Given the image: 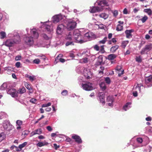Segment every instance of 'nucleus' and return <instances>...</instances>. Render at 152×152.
Listing matches in <instances>:
<instances>
[{"label": "nucleus", "instance_id": "nucleus-2", "mask_svg": "<svg viewBox=\"0 0 152 152\" xmlns=\"http://www.w3.org/2000/svg\"><path fill=\"white\" fill-rule=\"evenodd\" d=\"M64 23L66 26V28L69 31L72 30L75 28L77 25L76 21L72 19H66L64 21Z\"/></svg>", "mask_w": 152, "mask_h": 152}, {"label": "nucleus", "instance_id": "nucleus-29", "mask_svg": "<svg viewBox=\"0 0 152 152\" xmlns=\"http://www.w3.org/2000/svg\"><path fill=\"white\" fill-rule=\"evenodd\" d=\"M116 57V55L114 54H111L109 55L107 57V59L110 60L114 59Z\"/></svg>", "mask_w": 152, "mask_h": 152}, {"label": "nucleus", "instance_id": "nucleus-24", "mask_svg": "<svg viewBox=\"0 0 152 152\" xmlns=\"http://www.w3.org/2000/svg\"><path fill=\"white\" fill-rule=\"evenodd\" d=\"M27 144V142H25L21 144H20L18 147L16 146H14L16 148H17V151H21L22 148L25 147Z\"/></svg>", "mask_w": 152, "mask_h": 152}, {"label": "nucleus", "instance_id": "nucleus-58", "mask_svg": "<svg viewBox=\"0 0 152 152\" xmlns=\"http://www.w3.org/2000/svg\"><path fill=\"white\" fill-rule=\"evenodd\" d=\"M141 85L140 86H139V85L138 84H137V85L135 87V89L137 90V89H138V90L140 92L141 90V88H140V86H142V85L141 84Z\"/></svg>", "mask_w": 152, "mask_h": 152}, {"label": "nucleus", "instance_id": "nucleus-57", "mask_svg": "<svg viewBox=\"0 0 152 152\" xmlns=\"http://www.w3.org/2000/svg\"><path fill=\"white\" fill-rule=\"evenodd\" d=\"M137 142L139 144H141L142 142V138H138L137 139Z\"/></svg>", "mask_w": 152, "mask_h": 152}, {"label": "nucleus", "instance_id": "nucleus-62", "mask_svg": "<svg viewBox=\"0 0 152 152\" xmlns=\"http://www.w3.org/2000/svg\"><path fill=\"white\" fill-rule=\"evenodd\" d=\"M146 129H148L149 132H151L152 134V127L151 126H148L146 128Z\"/></svg>", "mask_w": 152, "mask_h": 152}, {"label": "nucleus", "instance_id": "nucleus-26", "mask_svg": "<svg viewBox=\"0 0 152 152\" xmlns=\"http://www.w3.org/2000/svg\"><path fill=\"white\" fill-rule=\"evenodd\" d=\"M99 86L101 89L103 90H105L106 88V87L104 82H101L99 84Z\"/></svg>", "mask_w": 152, "mask_h": 152}, {"label": "nucleus", "instance_id": "nucleus-48", "mask_svg": "<svg viewBox=\"0 0 152 152\" xmlns=\"http://www.w3.org/2000/svg\"><path fill=\"white\" fill-rule=\"evenodd\" d=\"M88 61V58L86 57H85L80 60V62L82 63H87Z\"/></svg>", "mask_w": 152, "mask_h": 152}, {"label": "nucleus", "instance_id": "nucleus-12", "mask_svg": "<svg viewBox=\"0 0 152 152\" xmlns=\"http://www.w3.org/2000/svg\"><path fill=\"white\" fill-rule=\"evenodd\" d=\"M103 10V8L102 7L99 6H94L92 7H91L89 10V11L91 13H95L98 12H100Z\"/></svg>", "mask_w": 152, "mask_h": 152}, {"label": "nucleus", "instance_id": "nucleus-38", "mask_svg": "<svg viewBox=\"0 0 152 152\" xmlns=\"http://www.w3.org/2000/svg\"><path fill=\"white\" fill-rule=\"evenodd\" d=\"M99 16L101 18H102L104 19H107L108 16V15L105 13H102L99 15Z\"/></svg>", "mask_w": 152, "mask_h": 152}, {"label": "nucleus", "instance_id": "nucleus-52", "mask_svg": "<svg viewBox=\"0 0 152 152\" xmlns=\"http://www.w3.org/2000/svg\"><path fill=\"white\" fill-rule=\"evenodd\" d=\"M104 46L102 45L99 48V52L102 53H104L105 51L104 48Z\"/></svg>", "mask_w": 152, "mask_h": 152}, {"label": "nucleus", "instance_id": "nucleus-21", "mask_svg": "<svg viewBox=\"0 0 152 152\" xmlns=\"http://www.w3.org/2000/svg\"><path fill=\"white\" fill-rule=\"evenodd\" d=\"M78 56L82 55L86 56H90V51L89 50H84L82 53H79L78 54Z\"/></svg>", "mask_w": 152, "mask_h": 152}, {"label": "nucleus", "instance_id": "nucleus-15", "mask_svg": "<svg viewBox=\"0 0 152 152\" xmlns=\"http://www.w3.org/2000/svg\"><path fill=\"white\" fill-rule=\"evenodd\" d=\"M7 92L8 94H9L13 97H15L17 95L16 90L14 88H7Z\"/></svg>", "mask_w": 152, "mask_h": 152}, {"label": "nucleus", "instance_id": "nucleus-6", "mask_svg": "<svg viewBox=\"0 0 152 152\" xmlns=\"http://www.w3.org/2000/svg\"><path fill=\"white\" fill-rule=\"evenodd\" d=\"M34 39L33 37L30 36L29 34H27V35L25 36L23 40L26 45L31 46L33 45L34 43Z\"/></svg>", "mask_w": 152, "mask_h": 152}, {"label": "nucleus", "instance_id": "nucleus-42", "mask_svg": "<svg viewBox=\"0 0 152 152\" xmlns=\"http://www.w3.org/2000/svg\"><path fill=\"white\" fill-rule=\"evenodd\" d=\"M72 33L71 32H69L68 35H67L66 37V39H69L71 40L72 39Z\"/></svg>", "mask_w": 152, "mask_h": 152}, {"label": "nucleus", "instance_id": "nucleus-54", "mask_svg": "<svg viewBox=\"0 0 152 152\" xmlns=\"http://www.w3.org/2000/svg\"><path fill=\"white\" fill-rule=\"evenodd\" d=\"M37 101V100L36 99L33 98L31 99L30 100V102L33 104H35Z\"/></svg>", "mask_w": 152, "mask_h": 152}, {"label": "nucleus", "instance_id": "nucleus-55", "mask_svg": "<svg viewBox=\"0 0 152 152\" xmlns=\"http://www.w3.org/2000/svg\"><path fill=\"white\" fill-rule=\"evenodd\" d=\"M37 56L39 57H41V59H42L44 61H45L46 60V57L45 55L41 54L38 56Z\"/></svg>", "mask_w": 152, "mask_h": 152}, {"label": "nucleus", "instance_id": "nucleus-34", "mask_svg": "<svg viewBox=\"0 0 152 152\" xmlns=\"http://www.w3.org/2000/svg\"><path fill=\"white\" fill-rule=\"evenodd\" d=\"M125 33L126 34V36L127 38H130L132 37V35L130 31H128L127 30L125 31Z\"/></svg>", "mask_w": 152, "mask_h": 152}, {"label": "nucleus", "instance_id": "nucleus-64", "mask_svg": "<svg viewBox=\"0 0 152 152\" xmlns=\"http://www.w3.org/2000/svg\"><path fill=\"white\" fill-rule=\"evenodd\" d=\"M21 58V56H20L18 55L15 57V59L16 61H18L20 60Z\"/></svg>", "mask_w": 152, "mask_h": 152}, {"label": "nucleus", "instance_id": "nucleus-63", "mask_svg": "<svg viewBox=\"0 0 152 152\" xmlns=\"http://www.w3.org/2000/svg\"><path fill=\"white\" fill-rule=\"evenodd\" d=\"M69 56L72 58H74L75 57V55L73 51H72L70 52L69 53Z\"/></svg>", "mask_w": 152, "mask_h": 152}, {"label": "nucleus", "instance_id": "nucleus-47", "mask_svg": "<svg viewBox=\"0 0 152 152\" xmlns=\"http://www.w3.org/2000/svg\"><path fill=\"white\" fill-rule=\"evenodd\" d=\"M41 36L46 40H48L50 38V36L49 37L47 36V35L45 34H43L41 35Z\"/></svg>", "mask_w": 152, "mask_h": 152}, {"label": "nucleus", "instance_id": "nucleus-11", "mask_svg": "<svg viewBox=\"0 0 152 152\" xmlns=\"http://www.w3.org/2000/svg\"><path fill=\"white\" fill-rule=\"evenodd\" d=\"M65 28H66V26L63 24H59L56 28L57 34L58 35H61Z\"/></svg>", "mask_w": 152, "mask_h": 152}, {"label": "nucleus", "instance_id": "nucleus-51", "mask_svg": "<svg viewBox=\"0 0 152 152\" xmlns=\"http://www.w3.org/2000/svg\"><path fill=\"white\" fill-rule=\"evenodd\" d=\"M68 91L66 90H63L61 92V94L63 96H66L68 94Z\"/></svg>", "mask_w": 152, "mask_h": 152}, {"label": "nucleus", "instance_id": "nucleus-61", "mask_svg": "<svg viewBox=\"0 0 152 152\" xmlns=\"http://www.w3.org/2000/svg\"><path fill=\"white\" fill-rule=\"evenodd\" d=\"M35 76L34 75L30 76L29 79L31 81H33L35 79Z\"/></svg>", "mask_w": 152, "mask_h": 152}, {"label": "nucleus", "instance_id": "nucleus-45", "mask_svg": "<svg viewBox=\"0 0 152 152\" xmlns=\"http://www.w3.org/2000/svg\"><path fill=\"white\" fill-rule=\"evenodd\" d=\"M107 37H105L102 40L99 41V44H104L107 40Z\"/></svg>", "mask_w": 152, "mask_h": 152}, {"label": "nucleus", "instance_id": "nucleus-39", "mask_svg": "<svg viewBox=\"0 0 152 152\" xmlns=\"http://www.w3.org/2000/svg\"><path fill=\"white\" fill-rule=\"evenodd\" d=\"M144 11V12L147 13L149 15H151L152 14V11L150 9H145Z\"/></svg>", "mask_w": 152, "mask_h": 152}, {"label": "nucleus", "instance_id": "nucleus-60", "mask_svg": "<svg viewBox=\"0 0 152 152\" xmlns=\"http://www.w3.org/2000/svg\"><path fill=\"white\" fill-rule=\"evenodd\" d=\"M26 88L28 90H32V88H31V86L28 84H26Z\"/></svg>", "mask_w": 152, "mask_h": 152}, {"label": "nucleus", "instance_id": "nucleus-41", "mask_svg": "<svg viewBox=\"0 0 152 152\" xmlns=\"http://www.w3.org/2000/svg\"><path fill=\"white\" fill-rule=\"evenodd\" d=\"M104 80L107 84L109 85L110 83L111 80L110 78L108 77H104Z\"/></svg>", "mask_w": 152, "mask_h": 152}, {"label": "nucleus", "instance_id": "nucleus-59", "mask_svg": "<svg viewBox=\"0 0 152 152\" xmlns=\"http://www.w3.org/2000/svg\"><path fill=\"white\" fill-rule=\"evenodd\" d=\"M94 48L95 50L97 51H99V47L97 45L94 46Z\"/></svg>", "mask_w": 152, "mask_h": 152}, {"label": "nucleus", "instance_id": "nucleus-9", "mask_svg": "<svg viewBox=\"0 0 152 152\" xmlns=\"http://www.w3.org/2000/svg\"><path fill=\"white\" fill-rule=\"evenodd\" d=\"M63 18V16L61 14L56 15L52 17V20L53 23H56L61 20Z\"/></svg>", "mask_w": 152, "mask_h": 152}, {"label": "nucleus", "instance_id": "nucleus-33", "mask_svg": "<svg viewBox=\"0 0 152 152\" xmlns=\"http://www.w3.org/2000/svg\"><path fill=\"white\" fill-rule=\"evenodd\" d=\"M6 34L5 32L1 31L0 32V38L1 39H3L6 37Z\"/></svg>", "mask_w": 152, "mask_h": 152}, {"label": "nucleus", "instance_id": "nucleus-40", "mask_svg": "<svg viewBox=\"0 0 152 152\" xmlns=\"http://www.w3.org/2000/svg\"><path fill=\"white\" fill-rule=\"evenodd\" d=\"M145 47L149 51L152 49V44H149Z\"/></svg>", "mask_w": 152, "mask_h": 152}, {"label": "nucleus", "instance_id": "nucleus-27", "mask_svg": "<svg viewBox=\"0 0 152 152\" xmlns=\"http://www.w3.org/2000/svg\"><path fill=\"white\" fill-rule=\"evenodd\" d=\"M129 42V41L128 40L123 41L121 43V47L122 48L125 49L127 45L128 44Z\"/></svg>", "mask_w": 152, "mask_h": 152}, {"label": "nucleus", "instance_id": "nucleus-20", "mask_svg": "<svg viewBox=\"0 0 152 152\" xmlns=\"http://www.w3.org/2000/svg\"><path fill=\"white\" fill-rule=\"evenodd\" d=\"M84 35L85 37L89 40L91 39L95 36L94 34L91 32H88L86 33Z\"/></svg>", "mask_w": 152, "mask_h": 152}, {"label": "nucleus", "instance_id": "nucleus-36", "mask_svg": "<svg viewBox=\"0 0 152 152\" xmlns=\"http://www.w3.org/2000/svg\"><path fill=\"white\" fill-rule=\"evenodd\" d=\"M26 91L25 88L24 87H22L21 88H20L18 90V92L20 94H22L25 93Z\"/></svg>", "mask_w": 152, "mask_h": 152}, {"label": "nucleus", "instance_id": "nucleus-19", "mask_svg": "<svg viewBox=\"0 0 152 152\" xmlns=\"http://www.w3.org/2000/svg\"><path fill=\"white\" fill-rule=\"evenodd\" d=\"M42 133V130L41 129H38L34 131H32L30 134V137H31L37 134H40Z\"/></svg>", "mask_w": 152, "mask_h": 152}, {"label": "nucleus", "instance_id": "nucleus-1", "mask_svg": "<svg viewBox=\"0 0 152 152\" xmlns=\"http://www.w3.org/2000/svg\"><path fill=\"white\" fill-rule=\"evenodd\" d=\"M7 36L9 39L3 42V45L11 47L15 44H19L20 42V39L18 33L15 31L9 33Z\"/></svg>", "mask_w": 152, "mask_h": 152}, {"label": "nucleus", "instance_id": "nucleus-8", "mask_svg": "<svg viewBox=\"0 0 152 152\" xmlns=\"http://www.w3.org/2000/svg\"><path fill=\"white\" fill-rule=\"evenodd\" d=\"M82 70H83V72L85 77L87 79H89L90 78V76L92 75V74L90 69L88 68H83Z\"/></svg>", "mask_w": 152, "mask_h": 152}, {"label": "nucleus", "instance_id": "nucleus-28", "mask_svg": "<svg viewBox=\"0 0 152 152\" xmlns=\"http://www.w3.org/2000/svg\"><path fill=\"white\" fill-rule=\"evenodd\" d=\"M8 86L7 84L6 83H4L0 86V90H4L7 88H8Z\"/></svg>", "mask_w": 152, "mask_h": 152}, {"label": "nucleus", "instance_id": "nucleus-46", "mask_svg": "<svg viewBox=\"0 0 152 152\" xmlns=\"http://www.w3.org/2000/svg\"><path fill=\"white\" fill-rule=\"evenodd\" d=\"M4 70L8 71H12L13 69L12 67L10 66L6 67H4Z\"/></svg>", "mask_w": 152, "mask_h": 152}, {"label": "nucleus", "instance_id": "nucleus-35", "mask_svg": "<svg viewBox=\"0 0 152 152\" xmlns=\"http://www.w3.org/2000/svg\"><path fill=\"white\" fill-rule=\"evenodd\" d=\"M135 59L136 61L138 63H141L142 61V57L140 56H136Z\"/></svg>", "mask_w": 152, "mask_h": 152}, {"label": "nucleus", "instance_id": "nucleus-56", "mask_svg": "<svg viewBox=\"0 0 152 152\" xmlns=\"http://www.w3.org/2000/svg\"><path fill=\"white\" fill-rule=\"evenodd\" d=\"M40 62V60L38 59H37L34 60L33 62L34 64H38Z\"/></svg>", "mask_w": 152, "mask_h": 152}, {"label": "nucleus", "instance_id": "nucleus-37", "mask_svg": "<svg viewBox=\"0 0 152 152\" xmlns=\"http://www.w3.org/2000/svg\"><path fill=\"white\" fill-rule=\"evenodd\" d=\"M6 135L4 133L2 132L0 133V142L5 139Z\"/></svg>", "mask_w": 152, "mask_h": 152}, {"label": "nucleus", "instance_id": "nucleus-31", "mask_svg": "<svg viewBox=\"0 0 152 152\" xmlns=\"http://www.w3.org/2000/svg\"><path fill=\"white\" fill-rule=\"evenodd\" d=\"M119 46L118 45H115L112 47L110 48V51L112 53L115 52L118 48Z\"/></svg>", "mask_w": 152, "mask_h": 152}, {"label": "nucleus", "instance_id": "nucleus-4", "mask_svg": "<svg viewBox=\"0 0 152 152\" xmlns=\"http://www.w3.org/2000/svg\"><path fill=\"white\" fill-rule=\"evenodd\" d=\"M0 127L2 130L10 131L12 129L14 126L10 123L9 120H5L4 121L2 124H0Z\"/></svg>", "mask_w": 152, "mask_h": 152}, {"label": "nucleus", "instance_id": "nucleus-10", "mask_svg": "<svg viewBox=\"0 0 152 152\" xmlns=\"http://www.w3.org/2000/svg\"><path fill=\"white\" fill-rule=\"evenodd\" d=\"M30 34L31 35L33 36L34 39H37L39 37V34L38 30L35 28L33 27L31 28L30 29Z\"/></svg>", "mask_w": 152, "mask_h": 152}, {"label": "nucleus", "instance_id": "nucleus-25", "mask_svg": "<svg viewBox=\"0 0 152 152\" xmlns=\"http://www.w3.org/2000/svg\"><path fill=\"white\" fill-rule=\"evenodd\" d=\"M58 60L61 63H64L65 61V60L63 58H61L59 56H58L56 58L54 63L56 64L58 62Z\"/></svg>", "mask_w": 152, "mask_h": 152}, {"label": "nucleus", "instance_id": "nucleus-50", "mask_svg": "<svg viewBox=\"0 0 152 152\" xmlns=\"http://www.w3.org/2000/svg\"><path fill=\"white\" fill-rule=\"evenodd\" d=\"M23 124V122L20 120H18L16 121V126H21Z\"/></svg>", "mask_w": 152, "mask_h": 152}, {"label": "nucleus", "instance_id": "nucleus-18", "mask_svg": "<svg viewBox=\"0 0 152 152\" xmlns=\"http://www.w3.org/2000/svg\"><path fill=\"white\" fill-rule=\"evenodd\" d=\"M72 137L77 143L80 144L82 142L80 137L77 135L74 134L72 136Z\"/></svg>", "mask_w": 152, "mask_h": 152}, {"label": "nucleus", "instance_id": "nucleus-5", "mask_svg": "<svg viewBox=\"0 0 152 152\" xmlns=\"http://www.w3.org/2000/svg\"><path fill=\"white\" fill-rule=\"evenodd\" d=\"M41 23H42L41 28L44 29L45 30L49 32H51L52 30V22L47 21L42 22H41Z\"/></svg>", "mask_w": 152, "mask_h": 152}, {"label": "nucleus", "instance_id": "nucleus-17", "mask_svg": "<svg viewBox=\"0 0 152 152\" xmlns=\"http://www.w3.org/2000/svg\"><path fill=\"white\" fill-rule=\"evenodd\" d=\"M114 101V99L112 96H109L107 98V102L109 106L113 107V103Z\"/></svg>", "mask_w": 152, "mask_h": 152}, {"label": "nucleus", "instance_id": "nucleus-32", "mask_svg": "<svg viewBox=\"0 0 152 152\" xmlns=\"http://www.w3.org/2000/svg\"><path fill=\"white\" fill-rule=\"evenodd\" d=\"M48 144V143L45 141L44 142H39L37 143V145L39 147H41L42 146L46 145Z\"/></svg>", "mask_w": 152, "mask_h": 152}, {"label": "nucleus", "instance_id": "nucleus-16", "mask_svg": "<svg viewBox=\"0 0 152 152\" xmlns=\"http://www.w3.org/2000/svg\"><path fill=\"white\" fill-rule=\"evenodd\" d=\"M98 96L99 97L100 102L104 105L105 103L104 93L103 92H99L98 94Z\"/></svg>", "mask_w": 152, "mask_h": 152}, {"label": "nucleus", "instance_id": "nucleus-43", "mask_svg": "<svg viewBox=\"0 0 152 152\" xmlns=\"http://www.w3.org/2000/svg\"><path fill=\"white\" fill-rule=\"evenodd\" d=\"M148 17L146 15H145L140 20L142 23H144L148 20Z\"/></svg>", "mask_w": 152, "mask_h": 152}, {"label": "nucleus", "instance_id": "nucleus-3", "mask_svg": "<svg viewBox=\"0 0 152 152\" xmlns=\"http://www.w3.org/2000/svg\"><path fill=\"white\" fill-rule=\"evenodd\" d=\"M73 36L77 42L82 43L85 42L83 39V36L79 30L77 29L75 30Z\"/></svg>", "mask_w": 152, "mask_h": 152}, {"label": "nucleus", "instance_id": "nucleus-44", "mask_svg": "<svg viewBox=\"0 0 152 152\" xmlns=\"http://www.w3.org/2000/svg\"><path fill=\"white\" fill-rule=\"evenodd\" d=\"M123 28V26L120 24L117 26L116 29L117 31H121Z\"/></svg>", "mask_w": 152, "mask_h": 152}, {"label": "nucleus", "instance_id": "nucleus-53", "mask_svg": "<svg viewBox=\"0 0 152 152\" xmlns=\"http://www.w3.org/2000/svg\"><path fill=\"white\" fill-rule=\"evenodd\" d=\"M83 68L80 67H78L76 69V71L78 73H80L82 72V69Z\"/></svg>", "mask_w": 152, "mask_h": 152}, {"label": "nucleus", "instance_id": "nucleus-14", "mask_svg": "<svg viewBox=\"0 0 152 152\" xmlns=\"http://www.w3.org/2000/svg\"><path fill=\"white\" fill-rule=\"evenodd\" d=\"M145 82L148 87L151 86L152 85V75H150L149 76L146 77Z\"/></svg>", "mask_w": 152, "mask_h": 152}, {"label": "nucleus", "instance_id": "nucleus-23", "mask_svg": "<svg viewBox=\"0 0 152 152\" xmlns=\"http://www.w3.org/2000/svg\"><path fill=\"white\" fill-rule=\"evenodd\" d=\"M8 117V115L5 112L3 111L0 112V120L7 118Z\"/></svg>", "mask_w": 152, "mask_h": 152}, {"label": "nucleus", "instance_id": "nucleus-49", "mask_svg": "<svg viewBox=\"0 0 152 152\" xmlns=\"http://www.w3.org/2000/svg\"><path fill=\"white\" fill-rule=\"evenodd\" d=\"M51 103L50 102H48L47 104H42V107H49V106H51Z\"/></svg>", "mask_w": 152, "mask_h": 152}, {"label": "nucleus", "instance_id": "nucleus-7", "mask_svg": "<svg viewBox=\"0 0 152 152\" xmlns=\"http://www.w3.org/2000/svg\"><path fill=\"white\" fill-rule=\"evenodd\" d=\"M80 86L84 90L86 91H91L94 89L93 86V84L90 82L82 83L80 85Z\"/></svg>", "mask_w": 152, "mask_h": 152}, {"label": "nucleus", "instance_id": "nucleus-30", "mask_svg": "<svg viewBox=\"0 0 152 152\" xmlns=\"http://www.w3.org/2000/svg\"><path fill=\"white\" fill-rule=\"evenodd\" d=\"M149 51L145 47L144 48H143L141 51L140 52V53L142 55L148 54V53Z\"/></svg>", "mask_w": 152, "mask_h": 152}, {"label": "nucleus", "instance_id": "nucleus-13", "mask_svg": "<svg viewBox=\"0 0 152 152\" xmlns=\"http://www.w3.org/2000/svg\"><path fill=\"white\" fill-rule=\"evenodd\" d=\"M107 0H97L95 4L97 3V5L100 7H102L108 5Z\"/></svg>", "mask_w": 152, "mask_h": 152}, {"label": "nucleus", "instance_id": "nucleus-22", "mask_svg": "<svg viewBox=\"0 0 152 152\" xmlns=\"http://www.w3.org/2000/svg\"><path fill=\"white\" fill-rule=\"evenodd\" d=\"M131 102H128L126 103L123 107V109L125 111L129 110L131 107Z\"/></svg>", "mask_w": 152, "mask_h": 152}]
</instances>
